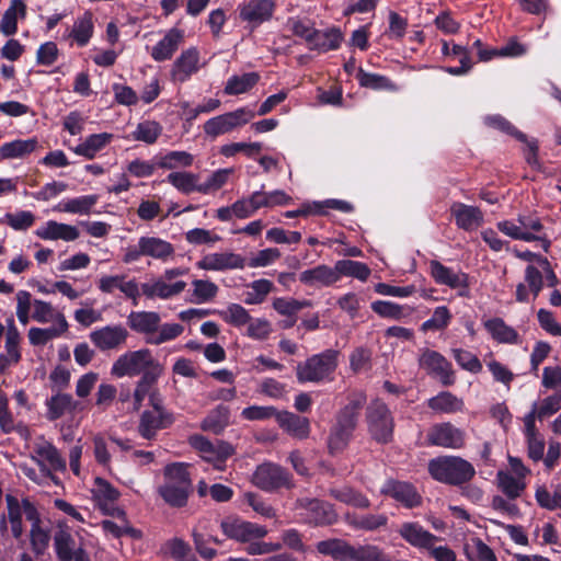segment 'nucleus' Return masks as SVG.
<instances>
[{"instance_id": "1", "label": "nucleus", "mask_w": 561, "mask_h": 561, "mask_svg": "<svg viewBox=\"0 0 561 561\" xmlns=\"http://www.w3.org/2000/svg\"><path fill=\"white\" fill-rule=\"evenodd\" d=\"M366 403L367 396L362 390L352 391L346 396V403L334 414V422L329 431V455H340L348 447L365 407V421L370 438L380 445L393 442L396 422L388 404L379 398L371 400L367 405Z\"/></svg>"}, {"instance_id": "2", "label": "nucleus", "mask_w": 561, "mask_h": 561, "mask_svg": "<svg viewBox=\"0 0 561 561\" xmlns=\"http://www.w3.org/2000/svg\"><path fill=\"white\" fill-rule=\"evenodd\" d=\"M186 462H171L163 468L164 482L158 486V495L173 508L187 505L193 492V482Z\"/></svg>"}, {"instance_id": "3", "label": "nucleus", "mask_w": 561, "mask_h": 561, "mask_svg": "<svg viewBox=\"0 0 561 561\" xmlns=\"http://www.w3.org/2000/svg\"><path fill=\"white\" fill-rule=\"evenodd\" d=\"M317 551L335 561H391L390 557L376 545L353 546L345 539L330 538L318 541Z\"/></svg>"}, {"instance_id": "4", "label": "nucleus", "mask_w": 561, "mask_h": 561, "mask_svg": "<svg viewBox=\"0 0 561 561\" xmlns=\"http://www.w3.org/2000/svg\"><path fill=\"white\" fill-rule=\"evenodd\" d=\"M427 470L435 481L453 486H462L476 476V469L471 462L453 455L431 459Z\"/></svg>"}, {"instance_id": "5", "label": "nucleus", "mask_w": 561, "mask_h": 561, "mask_svg": "<svg viewBox=\"0 0 561 561\" xmlns=\"http://www.w3.org/2000/svg\"><path fill=\"white\" fill-rule=\"evenodd\" d=\"M340 351L328 348L313 354L296 366V378L299 383H325L335 379Z\"/></svg>"}, {"instance_id": "6", "label": "nucleus", "mask_w": 561, "mask_h": 561, "mask_svg": "<svg viewBox=\"0 0 561 561\" xmlns=\"http://www.w3.org/2000/svg\"><path fill=\"white\" fill-rule=\"evenodd\" d=\"M144 373H164V366L153 358L149 348L122 354L111 368V374L117 378L134 377Z\"/></svg>"}, {"instance_id": "7", "label": "nucleus", "mask_w": 561, "mask_h": 561, "mask_svg": "<svg viewBox=\"0 0 561 561\" xmlns=\"http://www.w3.org/2000/svg\"><path fill=\"white\" fill-rule=\"evenodd\" d=\"M251 481L257 489L268 493L280 489L290 490L295 485L293 476L286 468L268 461L255 468Z\"/></svg>"}, {"instance_id": "8", "label": "nucleus", "mask_w": 561, "mask_h": 561, "mask_svg": "<svg viewBox=\"0 0 561 561\" xmlns=\"http://www.w3.org/2000/svg\"><path fill=\"white\" fill-rule=\"evenodd\" d=\"M467 434L451 422L435 423L426 432L425 445L446 449H461L466 445Z\"/></svg>"}, {"instance_id": "9", "label": "nucleus", "mask_w": 561, "mask_h": 561, "mask_svg": "<svg viewBox=\"0 0 561 561\" xmlns=\"http://www.w3.org/2000/svg\"><path fill=\"white\" fill-rule=\"evenodd\" d=\"M419 366L428 376L438 379L444 387L454 386L456 382L453 364L437 351L423 348L419 356Z\"/></svg>"}, {"instance_id": "10", "label": "nucleus", "mask_w": 561, "mask_h": 561, "mask_svg": "<svg viewBox=\"0 0 561 561\" xmlns=\"http://www.w3.org/2000/svg\"><path fill=\"white\" fill-rule=\"evenodd\" d=\"M254 117V112L245 107L237 108L205 122L204 133L211 139L220 135L231 133L232 130L248 124Z\"/></svg>"}, {"instance_id": "11", "label": "nucleus", "mask_w": 561, "mask_h": 561, "mask_svg": "<svg viewBox=\"0 0 561 561\" xmlns=\"http://www.w3.org/2000/svg\"><path fill=\"white\" fill-rule=\"evenodd\" d=\"M430 275L437 285H444L451 289H458V296L468 298L470 296V276L461 270L444 265L437 260L430 262Z\"/></svg>"}, {"instance_id": "12", "label": "nucleus", "mask_w": 561, "mask_h": 561, "mask_svg": "<svg viewBox=\"0 0 561 561\" xmlns=\"http://www.w3.org/2000/svg\"><path fill=\"white\" fill-rule=\"evenodd\" d=\"M220 529L228 539L239 542H250L251 540L264 538L267 535L266 527L243 520L238 516L222 518Z\"/></svg>"}, {"instance_id": "13", "label": "nucleus", "mask_w": 561, "mask_h": 561, "mask_svg": "<svg viewBox=\"0 0 561 561\" xmlns=\"http://www.w3.org/2000/svg\"><path fill=\"white\" fill-rule=\"evenodd\" d=\"M380 493L408 510L420 507L423 504V496L417 488L409 481L388 479L382 484Z\"/></svg>"}, {"instance_id": "14", "label": "nucleus", "mask_w": 561, "mask_h": 561, "mask_svg": "<svg viewBox=\"0 0 561 561\" xmlns=\"http://www.w3.org/2000/svg\"><path fill=\"white\" fill-rule=\"evenodd\" d=\"M296 506L304 510L305 520L311 526H331L337 522L339 515L334 506L319 499H298Z\"/></svg>"}, {"instance_id": "15", "label": "nucleus", "mask_w": 561, "mask_h": 561, "mask_svg": "<svg viewBox=\"0 0 561 561\" xmlns=\"http://www.w3.org/2000/svg\"><path fill=\"white\" fill-rule=\"evenodd\" d=\"M128 336L127 329L121 324L105 325L89 334L90 341L102 352L121 347L126 343Z\"/></svg>"}, {"instance_id": "16", "label": "nucleus", "mask_w": 561, "mask_h": 561, "mask_svg": "<svg viewBox=\"0 0 561 561\" xmlns=\"http://www.w3.org/2000/svg\"><path fill=\"white\" fill-rule=\"evenodd\" d=\"M54 548L58 561H91L82 547H76V540L68 529H59L54 535Z\"/></svg>"}, {"instance_id": "17", "label": "nucleus", "mask_w": 561, "mask_h": 561, "mask_svg": "<svg viewBox=\"0 0 561 561\" xmlns=\"http://www.w3.org/2000/svg\"><path fill=\"white\" fill-rule=\"evenodd\" d=\"M175 421L173 412L145 410L140 414L138 434L148 440L154 439L160 430L169 428Z\"/></svg>"}, {"instance_id": "18", "label": "nucleus", "mask_w": 561, "mask_h": 561, "mask_svg": "<svg viewBox=\"0 0 561 561\" xmlns=\"http://www.w3.org/2000/svg\"><path fill=\"white\" fill-rule=\"evenodd\" d=\"M275 3L272 0H250L239 7L240 19L251 27H256L268 21L274 13Z\"/></svg>"}, {"instance_id": "19", "label": "nucleus", "mask_w": 561, "mask_h": 561, "mask_svg": "<svg viewBox=\"0 0 561 561\" xmlns=\"http://www.w3.org/2000/svg\"><path fill=\"white\" fill-rule=\"evenodd\" d=\"M400 537L417 549H431L439 540L437 536L426 530L417 522H404L398 529Z\"/></svg>"}, {"instance_id": "20", "label": "nucleus", "mask_w": 561, "mask_h": 561, "mask_svg": "<svg viewBox=\"0 0 561 561\" xmlns=\"http://www.w3.org/2000/svg\"><path fill=\"white\" fill-rule=\"evenodd\" d=\"M196 265L205 271L243 268L245 266V259L232 252L210 253L199 260Z\"/></svg>"}, {"instance_id": "21", "label": "nucleus", "mask_w": 561, "mask_h": 561, "mask_svg": "<svg viewBox=\"0 0 561 561\" xmlns=\"http://www.w3.org/2000/svg\"><path fill=\"white\" fill-rule=\"evenodd\" d=\"M276 421L279 427L294 438L302 440L310 435V421L305 416L289 411H278Z\"/></svg>"}, {"instance_id": "22", "label": "nucleus", "mask_w": 561, "mask_h": 561, "mask_svg": "<svg viewBox=\"0 0 561 561\" xmlns=\"http://www.w3.org/2000/svg\"><path fill=\"white\" fill-rule=\"evenodd\" d=\"M126 323L131 331L145 335L146 339L158 332L161 317L156 311H131Z\"/></svg>"}, {"instance_id": "23", "label": "nucleus", "mask_w": 561, "mask_h": 561, "mask_svg": "<svg viewBox=\"0 0 561 561\" xmlns=\"http://www.w3.org/2000/svg\"><path fill=\"white\" fill-rule=\"evenodd\" d=\"M301 284L309 287H330L337 283V277L334 267L325 264H319L312 268L302 271L299 274Z\"/></svg>"}, {"instance_id": "24", "label": "nucleus", "mask_w": 561, "mask_h": 561, "mask_svg": "<svg viewBox=\"0 0 561 561\" xmlns=\"http://www.w3.org/2000/svg\"><path fill=\"white\" fill-rule=\"evenodd\" d=\"M450 210L457 227L462 230L472 231L483 222V214L476 206L457 203Z\"/></svg>"}, {"instance_id": "25", "label": "nucleus", "mask_w": 561, "mask_h": 561, "mask_svg": "<svg viewBox=\"0 0 561 561\" xmlns=\"http://www.w3.org/2000/svg\"><path fill=\"white\" fill-rule=\"evenodd\" d=\"M342 41L343 34L337 27L316 30L308 43V46L310 49L325 53L339 48Z\"/></svg>"}, {"instance_id": "26", "label": "nucleus", "mask_w": 561, "mask_h": 561, "mask_svg": "<svg viewBox=\"0 0 561 561\" xmlns=\"http://www.w3.org/2000/svg\"><path fill=\"white\" fill-rule=\"evenodd\" d=\"M35 234L43 240H64L73 241L79 237L77 227L48 220L45 227L38 228Z\"/></svg>"}, {"instance_id": "27", "label": "nucleus", "mask_w": 561, "mask_h": 561, "mask_svg": "<svg viewBox=\"0 0 561 561\" xmlns=\"http://www.w3.org/2000/svg\"><path fill=\"white\" fill-rule=\"evenodd\" d=\"M426 405L436 413L454 414L462 412L465 402L450 391H440L426 401Z\"/></svg>"}, {"instance_id": "28", "label": "nucleus", "mask_w": 561, "mask_h": 561, "mask_svg": "<svg viewBox=\"0 0 561 561\" xmlns=\"http://www.w3.org/2000/svg\"><path fill=\"white\" fill-rule=\"evenodd\" d=\"M94 33L93 14L90 11L84 12L78 16L69 33V37L79 47H84L89 44Z\"/></svg>"}, {"instance_id": "29", "label": "nucleus", "mask_w": 561, "mask_h": 561, "mask_svg": "<svg viewBox=\"0 0 561 561\" xmlns=\"http://www.w3.org/2000/svg\"><path fill=\"white\" fill-rule=\"evenodd\" d=\"M185 286L186 283L183 280H178L174 284H167L165 282L158 279L153 284H141V293L149 299L154 297L168 299L182 293L185 289Z\"/></svg>"}, {"instance_id": "30", "label": "nucleus", "mask_w": 561, "mask_h": 561, "mask_svg": "<svg viewBox=\"0 0 561 561\" xmlns=\"http://www.w3.org/2000/svg\"><path fill=\"white\" fill-rule=\"evenodd\" d=\"M484 329L499 343L517 344L519 342L518 332L507 325L502 318H492L484 322Z\"/></svg>"}, {"instance_id": "31", "label": "nucleus", "mask_w": 561, "mask_h": 561, "mask_svg": "<svg viewBox=\"0 0 561 561\" xmlns=\"http://www.w3.org/2000/svg\"><path fill=\"white\" fill-rule=\"evenodd\" d=\"M182 39L183 32L181 30H169L164 37L153 46L151 51L152 58L159 61L170 59Z\"/></svg>"}, {"instance_id": "32", "label": "nucleus", "mask_w": 561, "mask_h": 561, "mask_svg": "<svg viewBox=\"0 0 561 561\" xmlns=\"http://www.w3.org/2000/svg\"><path fill=\"white\" fill-rule=\"evenodd\" d=\"M38 140L34 138L16 139L0 147V161L23 158L36 150Z\"/></svg>"}, {"instance_id": "33", "label": "nucleus", "mask_w": 561, "mask_h": 561, "mask_svg": "<svg viewBox=\"0 0 561 561\" xmlns=\"http://www.w3.org/2000/svg\"><path fill=\"white\" fill-rule=\"evenodd\" d=\"M139 244L144 256L164 261L174 253V248L170 242L157 237H140Z\"/></svg>"}, {"instance_id": "34", "label": "nucleus", "mask_w": 561, "mask_h": 561, "mask_svg": "<svg viewBox=\"0 0 561 561\" xmlns=\"http://www.w3.org/2000/svg\"><path fill=\"white\" fill-rule=\"evenodd\" d=\"M78 402L73 401L72 396L69 393H61L58 391L46 400L47 419L56 421L60 419L66 412L76 410Z\"/></svg>"}, {"instance_id": "35", "label": "nucleus", "mask_w": 561, "mask_h": 561, "mask_svg": "<svg viewBox=\"0 0 561 561\" xmlns=\"http://www.w3.org/2000/svg\"><path fill=\"white\" fill-rule=\"evenodd\" d=\"M112 137L113 135L108 133L92 134L72 150L76 154L91 160L111 141Z\"/></svg>"}, {"instance_id": "36", "label": "nucleus", "mask_w": 561, "mask_h": 561, "mask_svg": "<svg viewBox=\"0 0 561 561\" xmlns=\"http://www.w3.org/2000/svg\"><path fill=\"white\" fill-rule=\"evenodd\" d=\"M329 494L334 500L356 508H368L370 506L369 499L352 486L344 485L342 488L331 489Z\"/></svg>"}, {"instance_id": "37", "label": "nucleus", "mask_w": 561, "mask_h": 561, "mask_svg": "<svg viewBox=\"0 0 561 561\" xmlns=\"http://www.w3.org/2000/svg\"><path fill=\"white\" fill-rule=\"evenodd\" d=\"M229 422L230 409L224 404H219L203 420L202 428L218 435L224 432L229 425Z\"/></svg>"}, {"instance_id": "38", "label": "nucleus", "mask_w": 561, "mask_h": 561, "mask_svg": "<svg viewBox=\"0 0 561 561\" xmlns=\"http://www.w3.org/2000/svg\"><path fill=\"white\" fill-rule=\"evenodd\" d=\"M99 196L95 194L83 195L60 202L54 209L57 211L88 215L98 203Z\"/></svg>"}, {"instance_id": "39", "label": "nucleus", "mask_w": 561, "mask_h": 561, "mask_svg": "<svg viewBox=\"0 0 561 561\" xmlns=\"http://www.w3.org/2000/svg\"><path fill=\"white\" fill-rule=\"evenodd\" d=\"M334 270L336 273L337 282L342 276L354 277L365 282L371 273L366 263L352 260H339L334 265Z\"/></svg>"}, {"instance_id": "40", "label": "nucleus", "mask_w": 561, "mask_h": 561, "mask_svg": "<svg viewBox=\"0 0 561 561\" xmlns=\"http://www.w3.org/2000/svg\"><path fill=\"white\" fill-rule=\"evenodd\" d=\"M386 514H364L348 517V525L356 530L375 531L388 525Z\"/></svg>"}, {"instance_id": "41", "label": "nucleus", "mask_w": 561, "mask_h": 561, "mask_svg": "<svg viewBox=\"0 0 561 561\" xmlns=\"http://www.w3.org/2000/svg\"><path fill=\"white\" fill-rule=\"evenodd\" d=\"M26 7L22 0H12L11 5L2 15L0 27L4 35L10 36L18 31V15H25Z\"/></svg>"}, {"instance_id": "42", "label": "nucleus", "mask_w": 561, "mask_h": 561, "mask_svg": "<svg viewBox=\"0 0 561 561\" xmlns=\"http://www.w3.org/2000/svg\"><path fill=\"white\" fill-rule=\"evenodd\" d=\"M259 79L257 72H243L242 76H232L228 80L224 92L227 95L245 93L256 84Z\"/></svg>"}, {"instance_id": "43", "label": "nucleus", "mask_w": 561, "mask_h": 561, "mask_svg": "<svg viewBox=\"0 0 561 561\" xmlns=\"http://www.w3.org/2000/svg\"><path fill=\"white\" fill-rule=\"evenodd\" d=\"M162 133V126L156 121H144L139 123L131 133L133 139L149 145L154 144Z\"/></svg>"}, {"instance_id": "44", "label": "nucleus", "mask_w": 561, "mask_h": 561, "mask_svg": "<svg viewBox=\"0 0 561 561\" xmlns=\"http://www.w3.org/2000/svg\"><path fill=\"white\" fill-rule=\"evenodd\" d=\"M197 180L198 176L191 172H172L167 176V182L183 194L197 192Z\"/></svg>"}, {"instance_id": "45", "label": "nucleus", "mask_w": 561, "mask_h": 561, "mask_svg": "<svg viewBox=\"0 0 561 561\" xmlns=\"http://www.w3.org/2000/svg\"><path fill=\"white\" fill-rule=\"evenodd\" d=\"M21 334L15 325L13 317L7 319V333H5V351L13 359L14 364L21 360L20 351Z\"/></svg>"}, {"instance_id": "46", "label": "nucleus", "mask_w": 561, "mask_h": 561, "mask_svg": "<svg viewBox=\"0 0 561 561\" xmlns=\"http://www.w3.org/2000/svg\"><path fill=\"white\" fill-rule=\"evenodd\" d=\"M484 124L491 128L497 129L518 141L526 140V134L517 129L508 119L500 114L488 115L484 117Z\"/></svg>"}, {"instance_id": "47", "label": "nucleus", "mask_w": 561, "mask_h": 561, "mask_svg": "<svg viewBox=\"0 0 561 561\" xmlns=\"http://www.w3.org/2000/svg\"><path fill=\"white\" fill-rule=\"evenodd\" d=\"M214 451L209 456H205V460L214 463L217 469H221L228 458L234 455L236 448L232 444L222 439L213 442Z\"/></svg>"}, {"instance_id": "48", "label": "nucleus", "mask_w": 561, "mask_h": 561, "mask_svg": "<svg viewBox=\"0 0 561 561\" xmlns=\"http://www.w3.org/2000/svg\"><path fill=\"white\" fill-rule=\"evenodd\" d=\"M184 331L183 325L179 323H163L159 324V330L153 336L145 339L147 344L160 345L162 343L173 341L179 337Z\"/></svg>"}, {"instance_id": "49", "label": "nucleus", "mask_w": 561, "mask_h": 561, "mask_svg": "<svg viewBox=\"0 0 561 561\" xmlns=\"http://www.w3.org/2000/svg\"><path fill=\"white\" fill-rule=\"evenodd\" d=\"M451 318L453 316L446 306L436 307L432 317L422 323L421 330L423 332L444 330L449 325Z\"/></svg>"}, {"instance_id": "50", "label": "nucleus", "mask_w": 561, "mask_h": 561, "mask_svg": "<svg viewBox=\"0 0 561 561\" xmlns=\"http://www.w3.org/2000/svg\"><path fill=\"white\" fill-rule=\"evenodd\" d=\"M218 314L233 327H242L252 320L248 310L239 304H230L227 310H218Z\"/></svg>"}, {"instance_id": "51", "label": "nucleus", "mask_w": 561, "mask_h": 561, "mask_svg": "<svg viewBox=\"0 0 561 561\" xmlns=\"http://www.w3.org/2000/svg\"><path fill=\"white\" fill-rule=\"evenodd\" d=\"M451 355L459 367L471 374H479L483 366L477 355L463 348H451Z\"/></svg>"}, {"instance_id": "52", "label": "nucleus", "mask_w": 561, "mask_h": 561, "mask_svg": "<svg viewBox=\"0 0 561 561\" xmlns=\"http://www.w3.org/2000/svg\"><path fill=\"white\" fill-rule=\"evenodd\" d=\"M8 518L11 524V531L15 539L23 534L22 510L18 499L8 494L7 497Z\"/></svg>"}, {"instance_id": "53", "label": "nucleus", "mask_w": 561, "mask_h": 561, "mask_svg": "<svg viewBox=\"0 0 561 561\" xmlns=\"http://www.w3.org/2000/svg\"><path fill=\"white\" fill-rule=\"evenodd\" d=\"M499 488L510 499L515 500L520 496L525 489V483L507 472L497 473Z\"/></svg>"}, {"instance_id": "54", "label": "nucleus", "mask_w": 561, "mask_h": 561, "mask_svg": "<svg viewBox=\"0 0 561 561\" xmlns=\"http://www.w3.org/2000/svg\"><path fill=\"white\" fill-rule=\"evenodd\" d=\"M194 157L186 151H170L165 156L161 157L157 167L161 169L172 170L178 167H191L193 164Z\"/></svg>"}, {"instance_id": "55", "label": "nucleus", "mask_w": 561, "mask_h": 561, "mask_svg": "<svg viewBox=\"0 0 561 561\" xmlns=\"http://www.w3.org/2000/svg\"><path fill=\"white\" fill-rule=\"evenodd\" d=\"M310 300H297L286 298H275L273 308L280 314L286 317H295L301 309L311 307Z\"/></svg>"}, {"instance_id": "56", "label": "nucleus", "mask_w": 561, "mask_h": 561, "mask_svg": "<svg viewBox=\"0 0 561 561\" xmlns=\"http://www.w3.org/2000/svg\"><path fill=\"white\" fill-rule=\"evenodd\" d=\"M3 222L16 231H24L31 228L35 222V215L30 210H18L7 213Z\"/></svg>"}, {"instance_id": "57", "label": "nucleus", "mask_w": 561, "mask_h": 561, "mask_svg": "<svg viewBox=\"0 0 561 561\" xmlns=\"http://www.w3.org/2000/svg\"><path fill=\"white\" fill-rule=\"evenodd\" d=\"M50 541V535L48 530L42 526L32 525L30 530V542L32 551L36 557L43 556L47 550Z\"/></svg>"}, {"instance_id": "58", "label": "nucleus", "mask_w": 561, "mask_h": 561, "mask_svg": "<svg viewBox=\"0 0 561 561\" xmlns=\"http://www.w3.org/2000/svg\"><path fill=\"white\" fill-rule=\"evenodd\" d=\"M370 307L381 318L400 320L404 317L403 307L392 301L376 300L371 302Z\"/></svg>"}, {"instance_id": "59", "label": "nucleus", "mask_w": 561, "mask_h": 561, "mask_svg": "<svg viewBox=\"0 0 561 561\" xmlns=\"http://www.w3.org/2000/svg\"><path fill=\"white\" fill-rule=\"evenodd\" d=\"M231 173V169H219L213 172L204 183L198 185L197 192L207 194L211 190L221 188L228 182Z\"/></svg>"}, {"instance_id": "60", "label": "nucleus", "mask_w": 561, "mask_h": 561, "mask_svg": "<svg viewBox=\"0 0 561 561\" xmlns=\"http://www.w3.org/2000/svg\"><path fill=\"white\" fill-rule=\"evenodd\" d=\"M262 150V144L261 142H232L227 144L220 147V154L224 157L230 158L237 154L238 152H244L248 157H253L254 154L259 153Z\"/></svg>"}, {"instance_id": "61", "label": "nucleus", "mask_w": 561, "mask_h": 561, "mask_svg": "<svg viewBox=\"0 0 561 561\" xmlns=\"http://www.w3.org/2000/svg\"><path fill=\"white\" fill-rule=\"evenodd\" d=\"M36 454L45 459L50 467L56 471H62L66 469V461L60 456L58 449L53 444H46L44 446H39L36 449Z\"/></svg>"}, {"instance_id": "62", "label": "nucleus", "mask_w": 561, "mask_h": 561, "mask_svg": "<svg viewBox=\"0 0 561 561\" xmlns=\"http://www.w3.org/2000/svg\"><path fill=\"white\" fill-rule=\"evenodd\" d=\"M561 410V389L554 393L548 396L541 401V404L537 407V416L539 420H543L548 416L556 414Z\"/></svg>"}, {"instance_id": "63", "label": "nucleus", "mask_w": 561, "mask_h": 561, "mask_svg": "<svg viewBox=\"0 0 561 561\" xmlns=\"http://www.w3.org/2000/svg\"><path fill=\"white\" fill-rule=\"evenodd\" d=\"M162 550L164 553L170 554L175 561H182L186 559L187 553L191 551V547L183 539L174 537L164 542Z\"/></svg>"}, {"instance_id": "64", "label": "nucleus", "mask_w": 561, "mask_h": 561, "mask_svg": "<svg viewBox=\"0 0 561 561\" xmlns=\"http://www.w3.org/2000/svg\"><path fill=\"white\" fill-rule=\"evenodd\" d=\"M196 302H207L218 293V287L210 280L195 279L193 282Z\"/></svg>"}]
</instances>
